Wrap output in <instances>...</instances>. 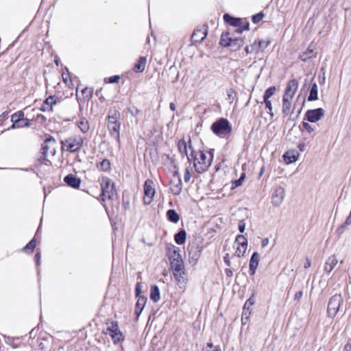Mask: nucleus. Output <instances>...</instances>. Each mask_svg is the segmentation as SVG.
<instances>
[{"instance_id": "58836bf2", "label": "nucleus", "mask_w": 351, "mask_h": 351, "mask_svg": "<svg viewBox=\"0 0 351 351\" xmlns=\"http://www.w3.org/2000/svg\"><path fill=\"white\" fill-rule=\"evenodd\" d=\"M168 220L172 223H176L180 219V216L174 209H169L167 212Z\"/></svg>"}, {"instance_id": "f8f14e48", "label": "nucleus", "mask_w": 351, "mask_h": 351, "mask_svg": "<svg viewBox=\"0 0 351 351\" xmlns=\"http://www.w3.org/2000/svg\"><path fill=\"white\" fill-rule=\"evenodd\" d=\"M154 194L155 189L154 182L150 179H147L144 184L143 202L145 205H148L152 202Z\"/></svg>"}, {"instance_id": "39448f33", "label": "nucleus", "mask_w": 351, "mask_h": 351, "mask_svg": "<svg viewBox=\"0 0 351 351\" xmlns=\"http://www.w3.org/2000/svg\"><path fill=\"white\" fill-rule=\"evenodd\" d=\"M106 333L112 337L114 343H118L123 340V335L119 328L117 322H108L106 323Z\"/></svg>"}, {"instance_id": "6e6d98bb", "label": "nucleus", "mask_w": 351, "mask_h": 351, "mask_svg": "<svg viewBox=\"0 0 351 351\" xmlns=\"http://www.w3.org/2000/svg\"><path fill=\"white\" fill-rule=\"evenodd\" d=\"M142 289H143L142 284L141 282H137L135 286V296L136 298L143 296V295H141Z\"/></svg>"}, {"instance_id": "a211bd4d", "label": "nucleus", "mask_w": 351, "mask_h": 351, "mask_svg": "<svg viewBox=\"0 0 351 351\" xmlns=\"http://www.w3.org/2000/svg\"><path fill=\"white\" fill-rule=\"evenodd\" d=\"M58 101V99L56 95H50L44 100L40 110L42 112L53 111V106L56 105Z\"/></svg>"}, {"instance_id": "0eeeda50", "label": "nucleus", "mask_w": 351, "mask_h": 351, "mask_svg": "<svg viewBox=\"0 0 351 351\" xmlns=\"http://www.w3.org/2000/svg\"><path fill=\"white\" fill-rule=\"evenodd\" d=\"M306 99L304 96L301 95L299 94L297 96V98L295 99V101L294 102L293 108L291 112L290 111V117L288 119V121H295L300 117L302 109L305 105Z\"/></svg>"}, {"instance_id": "a878e982", "label": "nucleus", "mask_w": 351, "mask_h": 351, "mask_svg": "<svg viewBox=\"0 0 351 351\" xmlns=\"http://www.w3.org/2000/svg\"><path fill=\"white\" fill-rule=\"evenodd\" d=\"M299 154L296 150H288L282 156L287 164L295 162L298 159Z\"/></svg>"}, {"instance_id": "603ef678", "label": "nucleus", "mask_w": 351, "mask_h": 351, "mask_svg": "<svg viewBox=\"0 0 351 351\" xmlns=\"http://www.w3.org/2000/svg\"><path fill=\"white\" fill-rule=\"evenodd\" d=\"M263 103L265 104V108L267 110L268 114L271 116V118L274 117V113L272 112V104L271 101L269 99L264 100Z\"/></svg>"}, {"instance_id": "e2e57ef3", "label": "nucleus", "mask_w": 351, "mask_h": 351, "mask_svg": "<svg viewBox=\"0 0 351 351\" xmlns=\"http://www.w3.org/2000/svg\"><path fill=\"white\" fill-rule=\"evenodd\" d=\"M225 166L226 168V170H224L225 174L228 173V174H230L231 176L233 174H235V171L231 166H229L228 165H226Z\"/></svg>"}, {"instance_id": "c9c22d12", "label": "nucleus", "mask_w": 351, "mask_h": 351, "mask_svg": "<svg viewBox=\"0 0 351 351\" xmlns=\"http://www.w3.org/2000/svg\"><path fill=\"white\" fill-rule=\"evenodd\" d=\"M186 239V232L184 230H180L174 236V240L178 245H182L185 243Z\"/></svg>"}, {"instance_id": "de8ad7c7", "label": "nucleus", "mask_w": 351, "mask_h": 351, "mask_svg": "<svg viewBox=\"0 0 351 351\" xmlns=\"http://www.w3.org/2000/svg\"><path fill=\"white\" fill-rule=\"evenodd\" d=\"M236 240L239 244L241 245V248L243 250V252H245L247 246V239L243 235H239Z\"/></svg>"}, {"instance_id": "4468645a", "label": "nucleus", "mask_w": 351, "mask_h": 351, "mask_svg": "<svg viewBox=\"0 0 351 351\" xmlns=\"http://www.w3.org/2000/svg\"><path fill=\"white\" fill-rule=\"evenodd\" d=\"M51 148V145H49L45 143H43L41 144L40 156L35 165L37 169H38V167L43 164L48 165V162L50 163V161L47 159V156Z\"/></svg>"}, {"instance_id": "473e14b6", "label": "nucleus", "mask_w": 351, "mask_h": 351, "mask_svg": "<svg viewBox=\"0 0 351 351\" xmlns=\"http://www.w3.org/2000/svg\"><path fill=\"white\" fill-rule=\"evenodd\" d=\"M337 263H338L337 258L335 255H332V256H329L325 263V267H324L325 271H326L328 273L331 272L332 271V269H334V267L337 264Z\"/></svg>"}, {"instance_id": "4d7b16f0", "label": "nucleus", "mask_w": 351, "mask_h": 351, "mask_svg": "<svg viewBox=\"0 0 351 351\" xmlns=\"http://www.w3.org/2000/svg\"><path fill=\"white\" fill-rule=\"evenodd\" d=\"M245 177H239L238 180H235L232 182V189L237 188L239 186H241L243 182Z\"/></svg>"}, {"instance_id": "bb28decb", "label": "nucleus", "mask_w": 351, "mask_h": 351, "mask_svg": "<svg viewBox=\"0 0 351 351\" xmlns=\"http://www.w3.org/2000/svg\"><path fill=\"white\" fill-rule=\"evenodd\" d=\"M173 274L180 288H184L187 282V277L184 269L181 270L180 272H174Z\"/></svg>"}, {"instance_id": "c03bdc74", "label": "nucleus", "mask_w": 351, "mask_h": 351, "mask_svg": "<svg viewBox=\"0 0 351 351\" xmlns=\"http://www.w3.org/2000/svg\"><path fill=\"white\" fill-rule=\"evenodd\" d=\"M237 95V93L232 88H229L226 90V100H227L229 104H232Z\"/></svg>"}, {"instance_id": "37998d69", "label": "nucleus", "mask_w": 351, "mask_h": 351, "mask_svg": "<svg viewBox=\"0 0 351 351\" xmlns=\"http://www.w3.org/2000/svg\"><path fill=\"white\" fill-rule=\"evenodd\" d=\"M97 167L103 171H108L110 169V162L108 159H104L98 165Z\"/></svg>"}, {"instance_id": "bf43d9fd", "label": "nucleus", "mask_w": 351, "mask_h": 351, "mask_svg": "<svg viewBox=\"0 0 351 351\" xmlns=\"http://www.w3.org/2000/svg\"><path fill=\"white\" fill-rule=\"evenodd\" d=\"M9 112L4 111L3 113L0 114V128H1L4 125V121L8 119Z\"/></svg>"}, {"instance_id": "ea45409f", "label": "nucleus", "mask_w": 351, "mask_h": 351, "mask_svg": "<svg viewBox=\"0 0 351 351\" xmlns=\"http://www.w3.org/2000/svg\"><path fill=\"white\" fill-rule=\"evenodd\" d=\"M271 40L269 38L267 39H257V50L260 52H263L264 50L269 45Z\"/></svg>"}, {"instance_id": "79ce46f5", "label": "nucleus", "mask_w": 351, "mask_h": 351, "mask_svg": "<svg viewBox=\"0 0 351 351\" xmlns=\"http://www.w3.org/2000/svg\"><path fill=\"white\" fill-rule=\"evenodd\" d=\"M276 90V88L275 86H269V88H267L264 92L263 99L264 100L269 99V98L271 97L274 95Z\"/></svg>"}, {"instance_id": "a18cd8bd", "label": "nucleus", "mask_w": 351, "mask_h": 351, "mask_svg": "<svg viewBox=\"0 0 351 351\" xmlns=\"http://www.w3.org/2000/svg\"><path fill=\"white\" fill-rule=\"evenodd\" d=\"M36 247V239H32L24 247L23 251L27 253H32Z\"/></svg>"}, {"instance_id": "423d86ee", "label": "nucleus", "mask_w": 351, "mask_h": 351, "mask_svg": "<svg viewBox=\"0 0 351 351\" xmlns=\"http://www.w3.org/2000/svg\"><path fill=\"white\" fill-rule=\"evenodd\" d=\"M298 128L304 140L313 138L319 131L317 125H311L309 122L304 121V119Z\"/></svg>"}, {"instance_id": "13d9d810", "label": "nucleus", "mask_w": 351, "mask_h": 351, "mask_svg": "<svg viewBox=\"0 0 351 351\" xmlns=\"http://www.w3.org/2000/svg\"><path fill=\"white\" fill-rule=\"evenodd\" d=\"M127 112L131 114L132 116L135 117L138 114L141 113V110L134 106L133 108H128Z\"/></svg>"}, {"instance_id": "e433bc0d", "label": "nucleus", "mask_w": 351, "mask_h": 351, "mask_svg": "<svg viewBox=\"0 0 351 351\" xmlns=\"http://www.w3.org/2000/svg\"><path fill=\"white\" fill-rule=\"evenodd\" d=\"M236 29L233 30V32L231 33L232 35H234V34H242L244 31H247L250 29V23L248 21H246L243 23V19L241 21V24L239 26H236Z\"/></svg>"}, {"instance_id": "aec40b11", "label": "nucleus", "mask_w": 351, "mask_h": 351, "mask_svg": "<svg viewBox=\"0 0 351 351\" xmlns=\"http://www.w3.org/2000/svg\"><path fill=\"white\" fill-rule=\"evenodd\" d=\"M170 187L174 195H179L182 189V183L180 177H171L170 180Z\"/></svg>"}, {"instance_id": "49530a36", "label": "nucleus", "mask_w": 351, "mask_h": 351, "mask_svg": "<svg viewBox=\"0 0 351 351\" xmlns=\"http://www.w3.org/2000/svg\"><path fill=\"white\" fill-rule=\"evenodd\" d=\"M167 158L170 161V164L173 168V169L172 170V176H180L179 169L176 163V160L173 158V157H170L169 155L167 156Z\"/></svg>"}, {"instance_id": "b1692460", "label": "nucleus", "mask_w": 351, "mask_h": 351, "mask_svg": "<svg viewBox=\"0 0 351 351\" xmlns=\"http://www.w3.org/2000/svg\"><path fill=\"white\" fill-rule=\"evenodd\" d=\"M223 19L225 23L234 27L239 26L242 20L241 18L234 16L229 13H225Z\"/></svg>"}, {"instance_id": "1a4fd4ad", "label": "nucleus", "mask_w": 351, "mask_h": 351, "mask_svg": "<svg viewBox=\"0 0 351 351\" xmlns=\"http://www.w3.org/2000/svg\"><path fill=\"white\" fill-rule=\"evenodd\" d=\"M343 303V298L340 294H336L332 296L328 302L327 313L329 317H334L341 304Z\"/></svg>"}, {"instance_id": "2eb2a0df", "label": "nucleus", "mask_w": 351, "mask_h": 351, "mask_svg": "<svg viewBox=\"0 0 351 351\" xmlns=\"http://www.w3.org/2000/svg\"><path fill=\"white\" fill-rule=\"evenodd\" d=\"M285 198V190L282 187L276 188L271 195V203L274 206L278 207Z\"/></svg>"}, {"instance_id": "dca6fc26", "label": "nucleus", "mask_w": 351, "mask_h": 351, "mask_svg": "<svg viewBox=\"0 0 351 351\" xmlns=\"http://www.w3.org/2000/svg\"><path fill=\"white\" fill-rule=\"evenodd\" d=\"M108 129L110 134L117 143L120 142L121 122L108 121Z\"/></svg>"}, {"instance_id": "052dcab7", "label": "nucleus", "mask_w": 351, "mask_h": 351, "mask_svg": "<svg viewBox=\"0 0 351 351\" xmlns=\"http://www.w3.org/2000/svg\"><path fill=\"white\" fill-rule=\"evenodd\" d=\"M29 171H32V169H29ZM27 171H29V169H12V173L14 175H16V176H20V175L23 174L24 172H27Z\"/></svg>"}, {"instance_id": "412c9836", "label": "nucleus", "mask_w": 351, "mask_h": 351, "mask_svg": "<svg viewBox=\"0 0 351 351\" xmlns=\"http://www.w3.org/2000/svg\"><path fill=\"white\" fill-rule=\"evenodd\" d=\"M207 36V29L196 28L192 35L191 39L194 43H202Z\"/></svg>"}, {"instance_id": "7c9ffc66", "label": "nucleus", "mask_w": 351, "mask_h": 351, "mask_svg": "<svg viewBox=\"0 0 351 351\" xmlns=\"http://www.w3.org/2000/svg\"><path fill=\"white\" fill-rule=\"evenodd\" d=\"M147 58L145 56H140L133 66V71L135 73H142L145 69Z\"/></svg>"}, {"instance_id": "6e6552de", "label": "nucleus", "mask_w": 351, "mask_h": 351, "mask_svg": "<svg viewBox=\"0 0 351 351\" xmlns=\"http://www.w3.org/2000/svg\"><path fill=\"white\" fill-rule=\"evenodd\" d=\"M23 118V110H19L11 115L10 121L12 124L5 129V131L14 130L16 128H27L31 126L32 121L25 120V123H20V120Z\"/></svg>"}, {"instance_id": "3c124183", "label": "nucleus", "mask_w": 351, "mask_h": 351, "mask_svg": "<svg viewBox=\"0 0 351 351\" xmlns=\"http://www.w3.org/2000/svg\"><path fill=\"white\" fill-rule=\"evenodd\" d=\"M211 130L212 132L217 135V136H219V118L217 119L214 123L211 125Z\"/></svg>"}, {"instance_id": "6ab92c4d", "label": "nucleus", "mask_w": 351, "mask_h": 351, "mask_svg": "<svg viewBox=\"0 0 351 351\" xmlns=\"http://www.w3.org/2000/svg\"><path fill=\"white\" fill-rule=\"evenodd\" d=\"M298 81L296 79L289 80L285 87L283 96L290 97L293 98L298 88Z\"/></svg>"}, {"instance_id": "5fc2aeb1", "label": "nucleus", "mask_w": 351, "mask_h": 351, "mask_svg": "<svg viewBox=\"0 0 351 351\" xmlns=\"http://www.w3.org/2000/svg\"><path fill=\"white\" fill-rule=\"evenodd\" d=\"M43 143H45L49 145H51V146L55 145L56 143L55 138L50 134H47L45 136V138Z\"/></svg>"}, {"instance_id": "393cba45", "label": "nucleus", "mask_w": 351, "mask_h": 351, "mask_svg": "<svg viewBox=\"0 0 351 351\" xmlns=\"http://www.w3.org/2000/svg\"><path fill=\"white\" fill-rule=\"evenodd\" d=\"M259 254L258 252H254L250 260L249 273L250 275H254L258 266Z\"/></svg>"}, {"instance_id": "69168bd1", "label": "nucleus", "mask_w": 351, "mask_h": 351, "mask_svg": "<svg viewBox=\"0 0 351 351\" xmlns=\"http://www.w3.org/2000/svg\"><path fill=\"white\" fill-rule=\"evenodd\" d=\"M251 47V49L252 50L253 52H254L255 53H260V51H258L257 49V47H258V43H257V40H255L254 42L250 45Z\"/></svg>"}, {"instance_id": "cd10ccee", "label": "nucleus", "mask_w": 351, "mask_h": 351, "mask_svg": "<svg viewBox=\"0 0 351 351\" xmlns=\"http://www.w3.org/2000/svg\"><path fill=\"white\" fill-rule=\"evenodd\" d=\"M137 298L138 300L135 305L134 313L136 319H138L147 302V298L145 296H142Z\"/></svg>"}, {"instance_id": "7ed1b4c3", "label": "nucleus", "mask_w": 351, "mask_h": 351, "mask_svg": "<svg viewBox=\"0 0 351 351\" xmlns=\"http://www.w3.org/2000/svg\"><path fill=\"white\" fill-rule=\"evenodd\" d=\"M82 138L77 136L70 137L60 141L62 149L71 153L78 152L82 146Z\"/></svg>"}, {"instance_id": "c85d7f7f", "label": "nucleus", "mask_w": 351, "mask_h": 351, "mask_svg": "<svg viewBox=\"0 0 351 351\" xmlns=\"http://www.w3.org/2000/svg\"><path fill=\"white\" fill-rule=\"evenodd\" d=\"M314 77L311 80V87L310 88L309 95L308 96V101H315L318 99V87L316 82H313Z\"/></svg>"}, {"instance_id": "9d476101", "label": "nucleus", "mask_w": 351, "mask_h": 351, "mask_svg": "<svg viewBox=\"0 0 351 351\" xmlns=\"http://www.w3.org/2000/svg\"><path fill=\"white\" fill-rule=\"evenodd\" d=\"M173 273L180 272L184 269V265L181 255L176 250H173L169 257Z\"/></svg>"}, {"instance_id": "20e7f679", "label": "nucleus", "mask_w": 351, "mask_h": 351, "mask_svg": "<svg viewBox=\"0 0 351 351\" xmlns=\"http://www.w3.org/2000/svg\"><path fill=\"white\" fill-rule=\"evenodd\" d=\"M102 201L112 199L116 194L114 183L108 177H102L101 182Z\"/></svg>"}, {"instance_id": "09e8293b", "label": "nucleus", "mask_w": 351, "mask_h": 351, "mask_svg": "<svg viewBox=\"0 0 351 351\" xmlns=\"http://www.w3.org/2000/svg\"><path fill=\"white\" fill-rule=\"evenodd\" d=\"M265 16V14L263 11L259 12L258 13L252 15V21L254 24H258L260 21L263 20Z\"/></svg>"}, {"instance_id": "ddd939ff", "label": "nucleus", "mask_w": 351, "mask_h": 351, "mask_svg": "<svg viewBox=\"0 0 351 351\" xmlns=\"http://www.w3.org/2000/svg\"><path fill=\"white\" fill-rule=\"evenodd\" d=\"M254 296L252 295L249 299L246 300L243 308V313L241 316V322L243 325L247 324L250 316L251 315V306L254 304Z\"/></svg>"}, {"instance_id": "f257e3e1", "label": "nucleus", "mask_w": 351, "mask_h": 351, "mask_svg": "<svg viewBox=\"0 0 351 351\" xmlns=\"http://www.w3.org/2000/svg\"><path fill=\"white\" fill-rule=\"evenodd\" d=\"M177 147L182 157L186 156L190 165L193 163L197 173H203L211 165L212 162L207 158L204 151L196 152L194 149L190 136H188L187 140L183 136L178 141Z\"/></svg>"}, {"instance_id": "f704fd0d", "label": "nucleus", "mask_w": 351, "mask_h": 351, "mask_svg": "<svg viewBox=\"0 0 351 351\" xmlns=\"http://www.w3.org/2000/svg\"><path fill=\"white\" fill-rule=\"evenodd\" d=\"M150 299L154 302H158L160 299V290L158 287L156 285L151 286Z\"/></svg>"}, {"instance_id": "c756f323", "label": "nucleus", "mask_w": 351, "mask_h": 351, "mask_svg": "<svg viewBox=\"0 0 351 351\" xmlns=\"http://www.w3.org/2000/svg\"><path fill=\"white\" fill-rule=\"evenodd\" d=\"M317 56V53L314 52L313 49L308 47L306 51L302 52L299 55V58L302 62H307L311 59L315 58Z\"/></svg>"}, {"instance_id": "a19ab883", "label": "nucleus", "mask_w": 351, "mask_h": 351, "mask_svg": "<svg viewBox=\"0 0 351 351\" xmlns=\"http://www.w3.org/2000/svg\"><path fill=\"white\" fill-rule=\"evenodd\" d=\"M77 125L83 133H86L89 130V123L85 118L81 119Z\"/></svg>"}, {"instance_id": "5701e85b", "label": "nucleus", "mask_w": 351, "mask_h": 351, "mask_svg": "<svg viewBox=\"0 0 351 351\" xmlns=\"http://www.w3.org/2000/svg\"><path fill=\"white\" fill-rule=\"evenodd\" d=\"M62 75V80H63L64 83H65L66 84V86H69V88H71V86L73 85V80H77V81H79V79L77 76H73V77L71 76V73L69 71V69L66 66H65L63 69Z\"/></svg>"}, {"instance_id": "72a5a7b5", "label": "nucleus", "mask_w": 351, "mask_h": 351, "mask_svg": "<svg viewBox=\"0 0 351 351\" xmlns=\"http://www.w3.org/2000/svg\"><path fill=\"white\" fill-rule=\"evenodd\" d=\"M64 181L67 186L74 189L80 187L81 180L78 177H64Z\"/></svg>"}, {"instance_id": "4c0bfd02", "label": "nucleus", "mask_w": 351, "mask_h": 351, "mask_svg": "<svg viewBox=\"0 0 351 351\" xmlns=\"http://www.w3.org/2000/svg\"><path fill=\"white\" fill-rule=\"evenodd\" d=\"M120 112L118 110L110 109L108 114V121L120 122Z\"/></svg>"}, {"instance_id": "338daca9", "label": "nucleus", "mask_w": 351, "mask_h": 351, "mask_svg": "<svg viewBox=\"0 0 351 351\" xmlns=\"http://www.w3.org/2000/svg\"><path fill=\"white\" fill-rule=\"evenodd\" d=\"M102 88H99L95 91V95L97 96L101 101H104L105 100L104 97L101 94Z\"/></svg>"}, {"instance_id": "680f3d73", "label": "nucleus", "mask_w": 351, "mask_h": 351, "mask_svg": "<svg viewBox=\"0 0 351 351\" xmlns=\"http://www.w3.org/2000/svg\"><path fill=\"white\" fill-rule=\"evenodd\" d=\"M34 119L40 123H45L47 120L46 117L42 114H37Z\"/></svg>"}, {"instance_id": "2f4dec72", "label": "nucleus", "mask_w": 351, "mask_h": 351, "mask_svg": "<svg viewBox=\"0 0 351 351\" xmlns=\"http://www.w3.org/2000/svg\"><path fill=\"white\" fill-rule=\"evenodd\" d=\"M292 98L290 97L283 96L282 97V114L283 117H287L290 114L291 104V101Z\"/></svg>"}, {"instance_id": "864d4df0", "label": "nucleus", "mask_w": 351, "mask_h": 351, "mask_svg": "<svg viewBox=\"0 0 351 351\" xmlns=\"http://www.w3.org/2000/svg\"><path fill=\"white\" fill-rule=\"evenodd\" d=\"M223 261L227 266L232 267V269H236V265L230 261L228 254L223 257Z\"/></svg>"}, {"instance_id": "f03ea898", "label": "nucleus", "mask_w": 351, "mask_h": 351, "mask_svg": "<svg viewBox=\"0 0 351 351\" xmlns=\"http://www.w3.org/2000/svg\"><path fill=\"white\" fill-rule=\"evenodd\" d=\"M245 40L241 37H233L228 31L221 34V46L230 49L232 51H237L244 45Z\"/></svg>"}, {"instance_id": "9b49d317", "label": "nucleus", "mask_w": 351, "mask_h": 351, "mask_svg": "<svg viewBox=\"0 0 351 351\" xmlns=\"http://www.w3.org/2000/svg\"><path fill=\"white\" fill-rule=\"evenodd\" d=\"M324 116V110L322 108L309 109L305 112L304 119L309 123H315L319 121Z\"/></svg>"}, {"instance_id": "f3484780", "label": "nucleus", "mask_w": 351, "mask_h": 351, "mask_svg": "<svg viewBox=\"0 0 351 351\" xmlns=\"http://www.w3.org/2000/svg\"><path fill=\"white\" fill-rule=\"evenodd\" d=\"M189 259L192 265H195L201 254V250L195 245H190L188 247Z\"/></svg>"}, {"instance_id": "8fccbe9b", "label": "nucleus", "mask_w": 351, "mask_h": 351, "mask_svg": "<svg viewBox=\"0 0 351 351\" xmlns=\"http://www.w3.org/2000/svg\"><path fill=\"white\" fill-rule=\"evenodd\" d=\"M121 79V76L119 75H114L109 77H106L104 79V82L106 84H117L119 83Z\"/></svg>"}, {"instance_id": "774afa93", "label": "nucleus", "mask_w": 351, "mask_h": 351, "mask_svg": "<svg viewBox=\"0 0 351 351\" xmlns=\"http://www.w3.org/2000/svg\"><path fill=\"white\" fill-rule=\"evenodd\" d=\"M41 259V253L40 252H37L35 255V261L37 266H39L40 264Z\"/></svg>"}, {"instance_id": "0e129e2a", "label": "nucleus", "mask_w": 351, "mask_h": 351, "mask_svg": "<svg viewBox=\"0 0 351 351\" xmlns=\"http://www.w3.org/2000/svg\"><path fill=\"white\" fill-rule=\"evenodd\" d=\"M238 229L241 233L244 232V231L245 230V223L244 220L239 221Z\"/></svg>"}, {"instance_id": "4be33fe9", "label": "nucleus", "mask_w": 351, "mask_h": 351, "mask_svg": "<svg viewBox=\"0 0 351 351\" xmlns=\"http://www.w3.org/2000/svg\"><path fill=\"white\" fill-rule=\"evenodd\" d=\"M232 131V128L230 121L226 118L221 117V138L229 135Z\"/></svg>"}]
</instances>
